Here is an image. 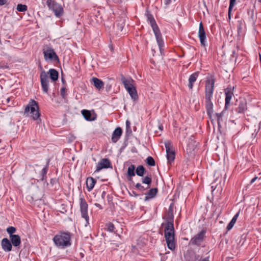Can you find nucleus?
<instances>
[{
  "label": "nucleus",
  "mask_w": 261,
  "mask_h": 261,
  "mask_svg": "<svg viewBox=\"0 0 261 261\" xmlns=\"http://www.w3.org/2000/svg\"><path fill=\"white\" fill-rule=\"evenodd\" d=\"M247 110V103L246 100H240L238 104L237 107L235 109V111L238 114L244 115Z\"/></svg>",
  "instance_id": "4468645a"
},
{
  "label": "nucleus",
  "mask_w": 261,
  "mask_h": 261,
  "mask_svg": "<svg viewBox=\"0 0 261 261\" xmlns=\"http://www.w3.org/2000/svg\"><path fill=\"white\" fill-rule=\"evenodd\" d=\"M57 180L56 178H51L50 180V184L53 186L54 185H55L56 184H57Z\"/></svg>",
  "instance_id": "c03bdc74"
},
{
  "label": "nucleus",
  "mask_w": 261,
  "mask_h": 261,
  "mask_svg": "<svg viewBox=\"0 0 261 261\" xmlns=\"http://www.w3.org/2000/svg\"><path fill=\"white\" fill-rule=\"evenodd\" d=\"M122 134V129L119 127H117L112 134V136L111 138L112 141L113 143L117 142L118 141V140L120 139V137L121 136Z\"/></svg>",
  "instance_id": "6ab92c4d"
},
{
  "label": "nucleus",
  "mask_w": 261,
  "mask_h": 261,
  "mask_svg": "<svg viewBox=\"0 0 261 261\" xmlns=\"http://www.w3.org/2000/svg\"><path fill=\"white\" fill-rule=\"evenodd\" d=\"M29 199H28V201H32L34 200V198H33V197H29Z\"/></svg>",
  "instance_id": "6e6d98bb"
},
{
  "label": "nucleus",
  "mask_w": 261,
  "mask_h": 261,
  "mask_svg": "<svg viewBox=\"0 0 261 261\" xmlns=\"http://www.w3.org/2000/svg\"><path fill=\"white\" fill-rule=\"evenodd\" d=\"M165 146L166 151V156L168 162L171 164L174 161L175 157V151L173 149V147L171 141H167L165 142Z\"/></svg>",
  "instance_id": "6e6552de"
},
{
  "label": "nucleus",
  "mask_w": 261,
  "mask_h": 261,
  "mask_svg": "<svg viewBox=\"0 0 261 261\" xmlns=\"http://www.w3.org/2000/svg\"><path fill=\"white\" fill-rule=\"evenodd\" d=\"M199 75L198 72H195L192 73L189 78L188 87L190 89H193L194 83L196 81Z\"/></svg>",
  "instance_id": "b1692460"
},
{
  "label": "nucleus",
  "mask_w": 261,
  "mask_h": 261,
  "mask_svg": "<svg viewBox=\"0 0 261 261\" xmlns=\"http://www.w3.org/2000/svg\"><path fill=\"white\" fill-rule=\"evenodd\" d=\"M48 74L53 82H56L59 77V73L55 69H50L48 71Z\"/></svg>",
  "instance_id": "a878e982"
},
{
  "label": "nucleus",
  "mask_w": 261,
  "mask_h": 261,
  "mask_svg": "<svg viewBox=\"0 0 261 261\" xmlns=\"http://www.w3.org/2000/svg\"><path fill=\"white\" fill-rule=\"evenodd\" d=\"M207 199L212 203H213L214 197H207Z\"/></svg>",
  "instance_id": "8fccbe9b"
},
{
  "label": "nucleus",
  "mask_w": 261,
  "mask_h": 261,
  "mask_svg": "<svg viewBox=\"0 0 261 261\" xmlns=\"http://www.w3.org/2000/svg\"><path fill=\"white\" fill-rule=\"evenodd\" d=\"M215 183H212V194L213 196L219 195L222 194V188L220 184L214 185Z\"/></svg>",
  "instance_id": "412c9836"
},
{
  "label": "nucleus",
  "mask_w": 261,
  "mask_h": 261,
  "mask_svg": "<svg viewBox=\"0 0 261 261\" xmlns=\"http://www.w3.org/2000/svg\"><path fill=\"white\" fill-rule=\"evenodd\" d=\"M198 35L201 45L203 46H205L206 44V33L201 22L199 24Z\"/></svg>",
  "instance_id": "ddd939ff"
},
{
  "label": "nucleus",
  "mask_w": 261,
  "mask_h": 261,
  "mask_svg": "<svg viewBox=\"0 0 261 261\" xmlns=\"http://www.w3.org/2000/svg\"><path fill=\"white\" fill-rule=\"evenodd\" d=\"M2 249L5 252H10L12 250V245L10 241L7 238H4L1 241Z\"/></svg>",
  "instance_id": "dca6fc26"
},
{
  "label": "nucleus",
  "mask_w": 261,
  "mask_h": 261,
  "mask_svg": "<svg viewBox=\"0 0 261 261\" xmlns=\"http://www.w3.org/2000/svg\"><path fill=\"white\" fill-rule=\"evenodd\" d=\"M239 215V212L237 213L233 216V217L231 219V221L229 223V224L227 226L226 229H227V230H230L233 227V225H234V224L236 222V221L238 219Z\"/></svg>",
  "instance_id": "7c9ffc66"
},
{
  "label": "nucleus",
  "mask_w": 261,
  "mask_h": 261,
  "mask_svg": "<svg viewBox=\"0 0 261 261\" xmlns=\"http://www.w3.org/2000/svg\"><path fill=\"white\" fill-rule=\"evenodd\" d=\"M173 205H174L173 203H171L170 204L167 213H170V214H173Z\"/></svg>",
  "instance_id": "37998d69"
},
{
  "label": "nucleus",
  "mask_w": 261,
  "mask_h": 261,
  "mask_svg": "<svg viewBox=\"0 0 261 261\" xmlns=\"http://www.w3.org/2000/svg\"><path fill=\"white\" fill-rule=\"evenodd\" d=\"M130 122H129V120H126V129H130Z\"/></svg>",
  "instance_id": "49530a36"
},
{
  "label": "nucleus",
  "mask_w": 261,
  "mask_h": 261,
  "mask_svg": "<svg viewBox=\"0 0 261 261\" xmlns=\"http://www.w3.org/2000/svg\"><path fill=\"white\" fill-rule=\"evenodd\" d=\"M154 197H145V200H148L150 198H153Z\"/></svg>",
  "instance_id": "4d7b16f0"
},
{
  "label": "nucleus",
  "mask_w": 261,
  "mask_h": 261,
  "mask_svg": "<svg viewBox=\"0 0 261 261\" xmlns=\"http://www.w3.org/2000/svg\"><path fill=\"white\" fill-rule=\"evenodd\" d=\"M146 163L150 166H154L155 165V162L152 156H148L146 159Z\"/></svg>",
  "instance_id": "f704fd0d"
},
{
  "label": "nucleus",
  "mask_w": 261,
  "mask_h": 261,
  "mask_svg": "<svg viewBox=\"0 0 261 261\" xmlns=\"http://www.w3.org/2000/svg\"><path fill=\"white\" fill-rule=\"evenodd\" d=\"M232 54H233V55H234V54H235V50H233V51H232Z\"/></svg>",
  "instance_id": "e2e57ef3"
},
{
  "label": "nucleus",
  "mask_w": 261,
  "mask_h": 261,
  "mask_svg": "<svg viewBox=\"0 0 261 261\" xmlns=\"http://www.w3.org/2000/svg\"><path fill=\"white\" fill-rule=\"evenodd\" d=\"M236 0H230L229 1V6L228 8V17L230 18V14L231 11L233 7V6L236 5Z\"/></svg>",
  "instance_id": "c9c22d12"
},
{
  "label": "nucleus",
  "mask_w": 261,
  "mask_h": 261,
  "mask_svg": "<svg viewBox=\"0 0 261 261\" xmlns=\"http://www.w3.org/2000/svg\"><path fill=\"white\" fill-rule=\"evenodd\" d=\"M248 15H250V17H249V21L254 23L255 20H256V18L255 17H254V11L253 10H252V11H248Z\"/></svg>",
  "instance_id": "ea45409f"
},
{
  "label": "nucleus",
  "mask_w": 261,
  "mask_h": 261,
  "mask_svg": "<svg viewBox=\"0 0 261 261\" xmlns=\"http://www.w3.org/2000/svg\"><path fill=\"white\" fill-rule=\"evenodd\" d=\"M40 77L42 90L44 93H47L49 87V81L48 76L44 71L41 72Z\"/></svg>",
  "instance_id": "f8f14e48"
},
{
  "label": "nucleus",
  "mask_w": 261,
  "mask_h": 261,
  "mask_svg": "<svg viewBox=\"0 0 261 261\" xmlns=\"http://www.w3.org/2000/svg\"><path fill=\"white\" fill-rule=\"evenodd\" d=\"M43 53L44 60L46 61H54L55 62H59V58L54 49L49 45H46L43 46Z\"/></svg>",
  "instance_id": "423d86ee"
},
{
  "label": "nucleus",
  "mask_w": 261,
  "mask_h": 261,
  "mask_svg": "<svg viewBox=\"0 0 261 261\" xmlns=\"http://www.w3.org/2000/svg\"><path fill=\"white\" fill-rule=\"evenodd\" d=\"M80 208L82 217L84 218L86 222V224L85 226H86L88 224H89V218L88 215V204L85 201V200L83 198H80Z\"/></svg>",
  "instance_id": "9b49d317"
},
{
  "label": "nucleus",
  "mask_w": 261,
  "mask_h": 261,
  "mask_svg": "<svg viewBox=\"0 0 261 261\" xmlns=\"http://www.w3.org/2000/svg\"><path fill=\"white\" fill-rule=\"evenodd\" d=\"M257 178V177H254V178H253L250 181V184H252L253 183L255 180Z\"/></svg>",
  "instance_id": "603ef678"
},
{
  "label": "nucleus",
  "mask_w": 261,
  "mask_h": 261,
  "mask_svg": "<svg viewBox=\"0 0 261 261\" xmlns=\"http://www.w3.org/2000/svg\"><path fill=\"white\" fill-rule=\"evenodd\" d=\"M110 167H112L110 160L106 158L102 159L100 160V162L98 163L97 164L95 172H98L102 169L108 168Z\"/></svg>",
  "instance_id": "2eb2a0df"
},
{
  "label": "nucleus",
  "mask_w": 261,
  "mask_h": 261,
  "mask_svg": "<svg viewBox=\"0 0 261 261\" xmlns=\"http://www.w3.org/2000/svg\"><path fill=\"white\" fill-rule=\"evenodd\" d=\"M145 171V168L142 165L139 166L136 169V173L138 176L142 177Z\"/></svg>",
  "instance_id": "2f4dec72"
},
{
  "label": "nucleus",
  "mask_w": 261,
  "mask_h": 261,
  "mask_svg": "<svg viewBox=\"0 0 261 261\" xmlns=\"http://www.w3.org/2000/svg\"><path fill=\"white\" fill-rule=\"evenodd\" d=\"M207 199L212 203H213L214 197H207Z\"/></svg>",
  "instance_id": "09e8293b"
},
{
  "label": "nucleus",
  "mask_w": 261,
  "mask_h": 261,
  "mask_svg": "<svg viewBox=\"0 0 261 261\" xmlns=\"http://www.w3.org/2000/svg\"><path fill=\"white\" fill-rule=\"evenodd\" d=\"M55 245L60 249H65L71 246V236L68 232H60L53 238Z\"/></svg>",
  "instance_id": "7ed1b4c3"
},
{
  "label": "nucleus",
  "mask_w": 261,
  "mask_h": 261,
  "mask_svg": "<svg viewBox=\"0 0 261 261\" xmlns=\"http://www.w3.org/2000/svg\"><path fill=\"white\" fill-rule=\"evenodd\" d=\"M122 29H123V26H122V24H121V26L120 27V30L121 31H122Z\"/></svg>",
  "instance_id": "052dcab7"
},
{
  "label": "nucleus",
  "mask_w": 261,
  "mask_h": 261,
  "mask_svg": "<svg viewBox=\"0 0 261 261\" xmlns=\"http://www.w3.org/2000/svg\"><path fill=\"white\" fill-rule=\"evenodd\" d=\"M215 80L214 79L206 81L205 86V103L207 114L212 124H214V119L213 118L212 114L214 112V105L212 101L214 90Z\"/></svg>",
  "instance_id": "f257e3e1"
},
{
  "label": "nucleus",
  "mask_w": 261,
  "mask_h": 261,
  "mask_svg": "<svg viewBox=\"0 0 261 261\" xmlns=\"http://www.w3.org/2000/svg\"><path fill=\"white\" fill-rule=\"evenodd\" d=\"M46 4L49 10H52L56 16L61 17L63 14V8L62 6L55 0H47Z\"/></svg>",
  "instance_id": "0eeeda50"
},
{
  "label": "nucleus",
  "mask_w": 261,
  "mask_h": 261,
  "mask_svg": "<svg viewBox=\"0 0 261 261\" xmlns=\"http://www.w3.org/2000/svg\"><path fill=\"white\" fill-rule=\"evenodd\" d=\"M136 187L139 189V190H143L144 189V187L143 186H142L141 185V184L140 183H137L136 185Z\"/></svg>",
  "instance_id": "a18cd8bd"
},
{
  "label": "nucleus",
  "mask_w": 261,
  "mask_h": 261,
  "mask_svg": "<svg viewBox=\"0 0 261 261\" xmlns=\"http://www.w3.org/2000/svg\"><path fill=\"white\" fill-rule=\"evenodd\" d=\"M233 90L234 87L231 85H228L227 87L224 89L225 95L224 110H227L230 106L231 99L234 95Z\"/></svg>",
  "instance_id": "1a4fd4ad"
},
{
  "label": "nucleus",
  "mask_w": 261,
  "mask_h": 261,
  "mask_svg": "<svg viewBox=\"0 0 261 261\" xmlns=\"http://www.w3.org/2000/svg\"><path fill=\"white\" fill-rule=\"evenodd\" d=\"M10 239L12 245L14 247L19 246L21 243L20 237L18 234L10 236Z\"/></svg>",
  "instance_id": "5701e85b"
},
{
  "label": "nucleus",
  "mask_w": 261,
  "mask_h": 261,
  "mask_svg": "<svg viewBox=\"0 0 261 261\" xmlns=\"http://www.w3.org/2000/svg\"><path fill=\"white\" fill-rule=\"evenodd\" d=\"M16 229L13 226H10L7 228V232L9 234V236H14V233L15 232Z\"/></svg>",
  "instance_id": "58836bf2"
},
{
  "label": "nucleus",
  "mask_w": 261,
  "mask_h": 261,
  "mask_svg": "<svg viewBox=\"0 0 261 261\" xmlns=\"http://www.w3.org/2000/svg\"><path fill=\"white\" fill-rule=\"evenodd\" d=\"M258 2L261 3V0H258Z\"/></svg>",
  "instance_id": "0e129e2a"
},
{
  "label": "nucleus",
  "mask_w": 261,
  "mask_h": 261,
  "mask_svg": "<svg viewBox=\"0 0 261 261\" xmlns=\"http://www.w3.org/2000/svg\"><path fill=\"white\" fill-rule=\"evenodd\" d=\"M17 10L19 12H24L27 10V6L25 5L18 4L17 6Z\"/></svg>",
  "instance_id": "e433bc0d"
},
{
  "label": "nucleus",
  "mask_w": 261,
  "mask_h": 261,
  "mask_svg": "<svg viewBox=\"0 0 261 261\" xmlns=\"http://www.w3.org/2000/svg\"><path fill=\"white\" fill-rule=\"evenodd\" d=\"M108 201H110V200H112V197H108Z\"/></svg>",
  "instance_id": "bf43d9fd"
},
{
  "label": "nucleus",
  "mask_w": 261,
  "mask_h": 261,
  "mask_svg": "<svg viewBox=\"0 0 261 261\" xmlns=\"http://www.w3.org/2000/svg\"><path fill=\"white\" fill-rule=\"evenodd\" d=\"M96 205L97 206H98V205H99V204H96Z\"/></svg>",
  "instance_id": "69168bd1"
},
{
  "label": "nucleus",
  "mask_w": 261,
  "mask_h": 261,
  "mask_svg": "<svg viewBox=\"0 0 261 261\" xmlns=\"http://www.w3.org/2000/svg\"><path fill=\"white\" fill-rule=\"evenodd\" d=\"M126 90L134 100H136L138 99V96L137 92L134 86L132 87V88H128Z\"/></svg>",
  "instance_id": "cd10ccee"
},
{
  "label": "nucleus",
  "mask_w": 261,
  "mask_h": 261,
  "mask_svg": "<svg viewBox=\"0 0 261 261\" xmlns=\"http://www.w3.org/2000/svg\"><path fill=\"white\" fill-rule=\"evenodd\" d=\"M96 182V180L92 177H89L87 178L86 185L89 191L93 188Z\"/></svg>",
  "instance_id": "c85d7f7f"
},
{
  "label": "nucleus",
  "mask_w": 261,
  "mask_h": 261,
  "mask_svg": "<svg viewBox=\"0 0 261 261\" xmlns=\"http://www.w3.org/2000/svg\"><path fill=\"white\" fill-rule=\"evenodd\" d=\"M164 227V236L168 248L173 250L175 248V230L174 225L162 226Z\"/></svg>",
  "instance_id": "20e7f679"
},
{
  "label": "nucleus",
  "mask_w": 261,
  "mask_h": 261,
  "mask_svg": "<svg viewBox=\"0 0 261 261\" xmlns=\"http://www.w3.org/2000/svg\"><path fill=\"white\" fill-rule=\"evenodd\" d=\"M145 15L147 17V21L150 23L152 29L160 50L162 53L164 46V42L159 28L158 27L153 15L148 11L146 10Z\"/></svg>",
  "instance_id": "f03ea898"
},
{
  "label": "nucleus",
  "mask_w": 261,
  "mask_h": 261,
  "mask_svg": "<svg viewBox=\"0 0 261 261\" xmlns=\"http://www.w3.org/2000/svg\"><path fill=\"white\" fill-rule=\"evenodd\" d=\"M165 1V4L166 5H168L169 4H170L171 2V0H164Z\"/></svg>",
  "instance_id": "3c124183"
},
{
  "label": "nucleus",
  "mask_w": 261,
  "mask_h": 261,
  "mask_svg": "<svg viewBox=\"0 0 261 261\" xmlns=\"http://www.w3.org/2000/svg\"><path fill=\"white\" fill-rule=\"evenodd\" d=\"M135 166L134 165H130L127 171V179L130 181L132 179V177L134 176L135 175Z\"/></svg>",
  "instance_id": "393cba45"
},
{
  "label": "nucleus",
  "mask_w": 261,
  "mask_h": 261,
  "mask_svg": "<svg viewBox=\"0 0 261 261\" xmlns=\"http://www.w3.org/2000/svg\"><path fill=\"white\" fill-rule=\"evenodd\" d=\"M92 81L93 82L94 86L97 89H100L103 87L104 84H103V82L101 80H100L96 77H93Z\"/></svg>",
  "instance_id": "c756f323"
},
{
  "label": "nucleus",
  "mask_w": 261,
  "mask_h": 261,
  "mask_svg": "<svg viewBox=\"0 0 261 261\" xmlns=\"http://www.w3.org/2000/svg\"><path fill=\"white\" fill-rule=\"evenodd\" d=\"M157 192L158 189L156 188H152L148 191L146 194V196H155Z\"/></svg>",
  "instance_id": "4c0bfd02"
},
{
  "label": "nucleus",
  "mask_w": 261,
  "mask_h": 261,
  "mask_svg": "<svg viewBox=\"0 0 261 261\" xmlns=\"http://www.w3.org/2000/svg\"><path fill=\"white\" fill-rule=\"evenodd\" d=\"M163 219L165 220V222L162 224V226L168 225L171 224L174 225V214L166 213L165 215L163 217Z\"/></svg>",
  "instance_id": "a211bd4d"
},
{
  "label": "nucleus",
  "mask_w": 261,
  "mask_h": 261,
  "mask_svg": "<svg viewBox=\"0 0 261 261\" xmlns=\"http://www.w3.org/2000/svg\"><path fill=\"white\" fill-rule=\"evenodd\" d=\"M30 111L32 118L37 120L39 123L41 121L40 119V114L39 110V106L37 102L34 99H31L24 109V114Z\"/></svg>",
  "instance_id": "39448f33"
},
{
  "label": "nucleus",
  "mask_w": 261,
  "mask_h": 261,
  "mask_svg": "<svg viewBox=\"0 0 261 261\" xmlns=\"http://www.w3.org/2000/svg\"><path fill=\"white\" fill-rule=\"evenodd\" d=\"M11 99H12V98H11V97H8V98H7L6 99V102H7V103H9V102H10V100H11Z\"/></svg>",
  "instance_id": "864d4df0"
},
{
  "label": "nucleus",
  "mask_w": 261,
  "mask_h": 261,
  "mask_svg": "<svg viewBox=\"0 0 261 261\" xmlns=\"http://www.w3.org/2000/svg\"><path fill=\"white\" fill-rule=\"evenodd\" d=\"M82 114L84 118L89 121H93L96 119V116L94 114L92 115L91 112L87 110H83L82 111Z\"/></svg>",
  "instance_id": "aec40b11"
},
{
  "label": "nucleus",
  "mask_w": 261,
  "mask_h": 261,
  "mask_svg": "<svg viewBox=\"0 0 261 261\" xmlns=\"http://www.w3.org/2000/svg\"><path fill=\"white\" fill-rule=\"evenodd\" d=\"M49 160H48L46 166L42 169L40 174V180L43 181L46 178V174L48 170Z\"/></svg>",
  "instance_id": "bb28decb"
},
{
  "label": "nucleus",
  "mask_w": 261,
  "mask_h": 261,
  "mask_svg": "<svg viewBox=\"0 0 261 261\" xmlns=\"http://www.w3.org/2000/svg\"><path fill=\"white\" fill-rule=\"evenodd\" d=\"M224 111H222V112H221L220 113H217L215 114V116L217 118L218 125L219 127H220L221 126L220 123H221V122L222 121V117L224 115Z\"/></svg>",
  "instance_id": "473e14b6"
},
{
  "label": "nucleus",
  "mask_w": 261,
  "mask_h": 261,
  "mask_svg": "<svg viewBox=\"0 0 261 261\" xmlns=\"http://www.w3.org/2000/svg\"><path fill=\"white\" fill-rule=\"evenodd\" d=\"M106 194L105 192L103 191L101 196H104V195Z\"/></svg>",
  "instance_id": "680f3d73"
},
{
  "label": "nucleus",
  "mask_w": 261,
  "mask_h": 261,
  "mask_svg": "<svg viewBox=\"0 0 261 261\" xmlns=\"http://www.w3.org/2000/svg\"><path fill=\"white\" fill-rule=\"evenodd\" d=\"M142 183L147 184V185H150L152 181V178L151 175L146 176L145 177L143 178L142 179Z\"/></svg>",
  "instance_id": "72a5a7b5"
},
{
  "label": "nucleus",
  "mask_w": 261,
  "mask_h": 261,
  "mask_svg": "<svg viewBox=\"0 0 261 261\" xmlns=\"http://www.w3.org/2000/svg\"><path fill=\"white\" fill-rule=\"evenodd\" d=\"M7 3V0H0V6H3Z\"/></svg>",
  "instance_id": "de8ad7c7"
},
{
  "label": "nucleus",
  "mask_w": 261,
  "mask_h": 261,
  "mask_svg": "<svg viewBox=\"0 0 261 261\" xmlns=\"http://www.w3.org/2000/svg\"><path fill=\"white\" fill-rule=\"evenodd\" d=\"M121 81L123 83L126 90L128 88H132V87L134 86V85L132 84V83L134 82V80H133L132 79H127L123 75H121Z\"/></svg>",
  "instance_id": "4be33fe9"
},
{
  "label": "nucleus",
  "mask_w": 261,
  "mask_h": 261,
  "mask_svg": "<svg viewBox=\"0 0 261 261\" xmlns=\"http://www.w3.org/2000/svg\"><path fill=\"white\" fill-rule=\"evenodd\" d=\"M1 67H2V68H3V69H8V68H9L8 66H7V65H4V66H2Z\"/></svg>",
  "instance_id": "5fc2aeb1"
},
{
  "label": "nucleus",
  "mask_w": 261,
  "mask_h": 261,
  "mask_svg": "<svg viewBox=\"0 0 261 261\" xmlns=\"http://www.w3.org/2000/svg\"><path fill=\"white\" fill-rule=\"evenodd\" d=\"M159 128L161 130H162L163 129V126L162 125H160L159 126Z\"/></svg>",
  "instance_id": "13d9d810"
},
{
  "label": "nucleus",
  "mask_w": 261,
  "mask_h": 261,
  "mask_svg": "<svg viewBox=\"0 0 261 261\" xmlns=\"http://www.w3.org/2000/svg\"><path fill=\"white\" fill-rule=\"evenodd\" d=\"M205 233L206 231L202 230L190 240V244L193 245L200 246L204 240Z\"/></svg>",
  "instance_id": "9d476101"
},
{
  "label": "nucleus",
  "mask_w": 261,
  "mask_h": 261,
  "mask_svg": "<svg viewBox=\"0 0 261 261\" xmlns=\"http://www.w3.org/2000/svg\"><path fill=\"white\" fill-rule=\"evenodd\" d=\"M108 230L110 232L114 231L115 229V226L112 223H109L107 225Z\"/></svg>",
  "instance_id": "a19ab883"
},
{
  "label": "nucleus",
  "mask_w": 261,
  "mask_h": 261,
  "mask_svg": "<svg viewBox=\"0 0 261 261\" xmlns=\"http://www.w3.org/2000/svg\"><path fill=\"white\" fill-rule=\"evenodd\" d=\"M60 94L62 97L63 98H65L66 97V89L65 87H62L60 90Z\"/></svg>",
  "instance_id": "79ce46f5"
},
{
  "label": "nucleus",
  "mask_w": 261,
  "mask_h": 261,
  "mask_svg": "<svg viewBox=\"0 0 261 261\" xmlns=\"http://www.w3.org/2000/svg\"><path fill=\"white\" fill-rule=\"evenodd\" d=\"M186 261H210L209 257L203 258L199 255L192 254L186 257Z\"/></svg>",
  "instance_id": "f3484780"
}]
</instances>
